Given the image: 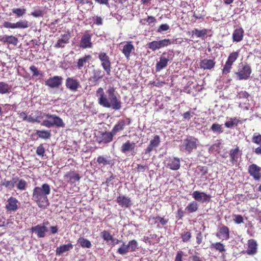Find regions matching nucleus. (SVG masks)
Wrapping results in <instances>:
<instances>
[{"label":"nucleus","instance_id":"nucleus-64","mask_svg":"<svg viewBox=\"0 0 261 261\" xmlns=\"http://www.w3.org/2000/svg\"><path fill=\"white\" fill-rule=\"evenodd\" d=\"M146 22L148 23L149 24H151L155 21V18L153 16H148L147 19H145Z\"/></svg>","mask_w":261,"mask_h":261},{"label":"nucleus","instance_id":"nucleus-54","mask_svg":"<svg viewBox=\"0 0 261 261\" xmlns=\"http://www.w3.org/2000/svg\"><path fill=\"white\" fill-rule=\"evenodd\" d=\"M249 96V94L246 91H241L238 92L237 95V97L240 99H248Z\"/></svg>","mask_w":261,"mask_h":261},{"label":"nucleus","instance_id":"nucleus-44","mask_svg":"<svg viewBox=\"0 0 261 261\" xmlns=\"http://www.w3.org/2000/svg\"><path fill=\"white\" fill-rule=\"evenodd\" d=\"M239 52L234 51L233 52L229 55L227 61L229 62L231 64H232L237 60L238 58L239 57Z\"/></svg>","mask_w":261,"mask_h":261},{"label":"nucleus","instance_id":"nucleus-25","mask_svg":"<svg viewBox=\"0 0 261 261\" xmlns=\"http://www.w3.org/2000/svg\"><path fill=\"white\" fill-rule=\"evenodd\" d=\"M18 180V177L17 176L13 177L10 180H7L5 179L2 181V185L6 188L12 189L14 187Z\"/></svg>","mask_w":261,"mask_h":261},{"label":"nucleus","instance_id":"nucleus-40","mask_svg":"<svg viewBox=\"0 0 261 261\" xmlns=\"http://www.w3.org/2000/svg\"><path fill=\"white\" fill-rule=\"evenodd\" d=\"M97 162L99 164H102L103 165H107L112 164V161L108 160L107 158L103 156H99L97 159Z\"/></svg>","mask_w":261,"mask_h":261},{"label":"nucleus","instance_id":"nucleus-45","mask_svg":"<svg viewBox=\"0 0 261 261\" xmlns=\"http://www.w3.org/2000/svg\"><path fill=\"white\" fill-rule=\"evenodd\" d=\"M211 248L215 249L216 250L219 251L220 252H222L225 251L224 246L220 243L212 244Z\"/></svg>","mask_w":261,"mask_h":261},{"label":"nucleus","instance_id":"nucleus-8","mask_svg":"<svg viewBox=\"0 0 261 261\" xmlns=\"http://www.w3.org/2000/svg\"><path fill=\"white\" fill-rule=\"evenodd\" d=\"M3 27L7 29H24L29 27V22L25 19L20 20L16 23H12L9 21H4Z\"/></svg>","mask_w":261,"mask_h":261},{"label":"nucleus","instance_id":"nucleus-47","mask_svg":"<svg viewBox=\"0 0 261 261\" xmlns=\"http://www.w3.org/2000/svg\"><path fill=\"white\" fill-rule=\"evenodd\" d=\"M232 64L226 61L223 68L222 69V73L223 74H227L230 72L232 68Z\"/></svg>","mask_w":261,"mask_h":261},{"label":"nucleus","instance_id":"nucleus-58","mask_svg":"<svg viewBox=\"0 0 261 261\" xmlns=\"http://www.w3.org/2000/svg\"><path fill=\"white\" fill-rule=\"evenodd\" d=\"M252 140L253 143L258 145H261V135L254 134Z\"/></svg>","mask_w":261,"mask_h":261},{"label":"nucleus","instance_id":"nucleus-30","mask_svg":"<svg viewBox=\"0 0 261 261\" xmlns=\"http://www.w3.org/2000/svg\"><path fill=\"white\" fill-rule=\"evenodd\" d=\"M91 59V56L90 55H86L84 57L80 58L78 60L77 65H76V68L79 70L82 69L86 63H89V61Z\"/></svg>","mask_w":261,"mask_h":261},{"label":"nucleus","instance_id":"nucleus-31","mask_svg":"<svg viewBox=\"0 0 261 261\" xmlns=\"http://www.w3.org/2000/svg\"><path fill=\"white\" fill-rule=\"evenodd\" d=\"M180 160L177 158H174L170 160L167 167L173 170H177L180 168Z\"/></svg>","mask_w":261,"mask_h":261},{"label":"nucleus","instance_id":"nucleus-27","mask_svg":"<svg viewBox=\"0 0 261 261\" xmlns=\"http://www.w3.org/2000/svg\"><path fill=\"white\" fill-rule=\"evenodd\" d=\"M240 152L239 148L238 147L234 149L230 150L229 156L230 158V163L231 165H233L236 164L238 162L239 158V153Z\"/></svg>","mask_w":261,"mask_h":261},{"label":"nucleus","instance_id":"nucleus-62","mask_svg":"<svg viewBox=\"0 0 261 261\" xmlns=\"http://www.w3.org/2000/svg\"><path fill=\"white\" fill-rule=\"evenodd\" d=\"M191 238V233L189 232H187L182 236V239L183 241L186 242L188 241Z\"/></svg>","mask_w":261,"mask_h":261},{"label":"nucleus","instance_id":"nucleus-50","mask_svg":"<svg viewBox=\"0 0 261 261\" xmlns=\"http://www.w3.org/2000/svg\"><path fill=\"white\" fill-rule=\"evenodd\" d=\"M211 129L214 132H216L219 134L222 133L223 132L222 125L217 123H214L211 126Z\"/></svg>","mask_w":261,"mask_h":261},{"label":"nucleus","instance_id":"nucleus-2","mask_svg":"<svg viewBox=\"0 0 261 261\" xmlns=\"http://www.w3.org/2000/svg\"><path fill=\"white\" fill-rule=\"evenodd\" d=\"M50 193V186L43 184L40 187H36L33 191L32 200L35 201L39 207L45 208L48 205L47 195Z\"/></svg>","mask_w":261,"mask_h":261},{"label":"nucleus","instance_id":"nucleus-57","mask_svg":"<svg viewBox=\"0 0 261 261\" xmlns=\"http://www.w3.org/2000/svg\"><path fill=\"white\" fill-rule=\"evenodd\" d=\"M233 220L235 223L237 224H241L244 222V219L243 217L240 215H234L233 216Z\"/></svg>","mask_w":261,"mask_h":261},{"label":"nucleus","instance_id":"nucleus-42","mask_svg":"<svg viewBox=\"0 0 261 261\" xmlns=\"http://www.w3.org/2000/svg\"><path fill=\"white\" fill-rule=\"evenodd\" d=\"M129 251L127 244L123 243V244L118 248L117 253L124 255L126 254Z\"/></svg>","mask_w":261,"mask_h":261},{"label":"nucleus","instance_id":"nucleus-32","mask_svg":"<svg viewBox=\"0 0 261 261\" xmlns=\"http://www.w3.org/2000/svg\"><path fill=\"white\" fill-rule=\"evenodd\" d=\"M125 126V122L124 120H120L114 126L112 131L111 132L113 136L115 135L118 132L124 129Z\"/></svg>","mask_w":261,"mask_h":261},{"label":"nucleus","instance_id":"nucleus-3","mask_svg":"<svg viewBox=\"0 0 261 261\" xmlns=\"http://www.w3.org/2000/svg\"><path fill=\"white\" fill-rule=\"evenodd\" d=\"M44 116L47 119L43 120L41 124V125L48 128L53 126L62 128L65 127V123L63 122L62 119L59 116L49 114H45Z\"/></svg>","mask_w":261,"mask_h":261},{"label":"nucleus","instance_id":"nucleus-20","mask_svg":"<svg viewBox=\"0 0 261 261\" xmlns=\"http://www.w3.org/2000/svg\"><path fill=\"white\" fill-rule=\"evenodd\" d=\"M116 202L122 207H129L132 205L130 198L124 195H119L116 199Z\"/></svg>","mask_w":261,"mask_h":261},{"label":"nucleus","instance_id":"nucleus-51","mask_svg":"<svg viewBox=\"0 0 261 261\" xmlns=\"http://www.w3.org/2000/svg\"><path fill=\"white\" fill-rule=\"evenodd\" d=\"M42 117H41L40 116H37L36 117H33L31 115L28 116V119L27 121L31 123H34V122H37L39 123L40 122V119Z\"/></svg>","mask_w":261,"mask_h":261},{"label":"nucleus","instance_id":"nucleus-55","mask_svg":"<svg viewBox=\"0 0 261 261\" xmlns=\"http://www.w3.org/2000/svg\"><path fill=\"white\" fill-rule=\"evenodd\" d=\"M170 28V27L168 24L165 23L162 24L158 29L157 32L158 33H161L163 32L166 31L168 30Z\"/></svg>","mask_w":261,"mask_h":261},{"label":"nucleus","instance_id":"nucleus-9","mask_svg":"<svg viewBox=\"0 0 261 261\" xmlns=\"http://www.w3.org/2000/svg\"><path fill=\"white\" fill-rule=\"evenodd\" d=\"M63 77L60 76H54L45 80V85L50 88H58L63 82Z\"/></svg>","mask_w":261,"mask_h":261},{"label":"nucleus","instance_id":"nucleus-15","mask_svg":"<svg viewBox=\"0 0 261 261\" xmlns=\"http://www.w3.org/2000/svg\"><path fill=\"white\" fill-rule=\"evenodd\" d=\"M18 201L14 197H11L7 201L5 208L7 212H15L18 208Z\"/></svg>","mask_w":261,"mask_h":261},{"label":"nucleus","instance_id":"nucleus-5","mask_svg":"<svg viewBox=\"0 0 261 261\" xmlns=\"http://www.w3.org/2000/svg\"><path fill=\"white\" fill-rule=\"evenodd\" d=\"M252 73L251 66L245 63L239 66L238 71L234 72L236 79L239 81L247 80Z\"/></svg>","mask_w":261,"mask_h":261},{"label":"nucleus","instance_id":"nucleus-17","mask_svg":"<svg viewBox=\"0 0 261 261\" xmlns=\"http://www.w3.org/2000/svg\"><path fill=\"white\" fill-rule=\"evenodd\" d=\"M80 47L82 48H91L92 47L91 35L85 33L83 35L80 41Z\"/></svg>","mask_w":261,"mask_h":261},{"label":"nucleus","instance_id":"nucleus-56","mask_svg":"<svg viewBox=\"0 0 261 261\" xmlns=\"http://www.w3.org/2000/svg\"><path fill=\"white\" fill-rule=\"evenodd\" d=\"M45 152V149L43 147V144L40 145L36 149V153L38 155L43 156Z\"/></svg>","mask_w":261,"mask_h":261},{"label":"nucleus","instance_id":"nucleus-60","mask_svg":"<svg viewBox=\"0 0 261 261\" xmlns=\"http://www.w3.org/2000/svg\"><path fill=\"white\" fill-rule=\"evenodd\" d=\"M94 19V23L98 25H101L102 24V19L100 16H96L93 18Z\"/></svg>","mask_w":261,"mask_h":261},{"label":"nucleus","instance_id":"nucleus-7","mask_svg":"<svg viewBox=\"0 0 261 261\" xmlns=\"http://www.w3.org/2000/svg\"><path fill=\"white\" fill-rule=\"evenodd\" d=\"M98 59L100 61L101 66L108 75H110L111 71V63L109 57L104 52H100L98 54Z\"/></svg>","mask_w":261,"mask_h":261},{"label":"nucleus","instance_id":"nucleus-10","mask_svg":"<svg viewBox=\"0 0 261 261\" xmlns=\"http://www.w3.org/2000/svg\"><path fill=\"white\" fill-rule=\"evenodd\" d=\"M113 135L111 132H99L96 136V141L99 143H108L113 140Z\"/></svg>","mask_w":261,"mask_h":261},{"label":"nucleus","instance_id":"nucleus-35","mask_svg":"<svg viewBox=\"0 0 261 261\" xmlns=\"http://www.w3.org/2000/svg\"><path fill=\"white\" fill-rule=\"evenodd\" d=\"M36 134L39 138L43 139H48L51 136L50 132L47 130H37Z\"/></svg>","mask_w":261,"mask_h":261},{"label":"nucleus","instance_id":"nucleus-19","mask_svg":"<svg viewBox=\"0 0 261 261\" xmlns=\"http://www.w3.org/2000/svg\"><path fill=\"white\" fill-rule=\"evenodd\" d=\"M257 252V244L255 240L250 239L248 241V249L246 252L248 255H254Z\"/></svg>","mask_w":261,"mask_h":261},{"label":"nucleus","instance_id":"nucleus-34","mask_svg":"<svg viewBox=\"0 0 261 261\" xmlns=\"http://www.w3.org/2000/svg\"><path fill=\"white\" fill-rule=\"evenodd\" d=\"M11 92V86L6 82H0V94H7Z\"/></svg>","mask_w":261,"mask_h":261},{"label":"nucleus","instance_id":"nucleus-13","mask_svg":"<svg viewBox=\"0 0 261 261\" xmlns=\"http://www.w3.org/2000/svg\"><path fill=\"white\" fill-rule=\"evenodd\" d=\"M103 76V73L100 69H94L92 71L91 76L88 79V81L93 85H96L98 82Z\"/></svg>","mask_w":261,"mask_h":261},{"label":"nucleus","instance_id":"nucleus-18","mask_svg":"<svg viewBox=\"0 0 261 261\" xmlns=\"http://www.w3.org/2000/svg\"><path fill=\"white\" fill-rule=\"evenodd\" d=\"M161 142L160 137L158 135L155 136L152 139L146 149L145 150V154H149L154 148L158 147Z\"/></svg>","mask_w":261,"mask_h":261},{"label":"nucleus","instance_id":"nucleus-38","mask_svg":"<svg viewBox=\"0 0 261 261\" xmlns=\"http://www.w3.org/2000/svg\"><path fill=\"white\" fill-rule=\"evenodd\" d=\"M78 243L83 248H90L91 247V242L84 238H80L78 240Z\"/></svg>","mask_w":261,"mask_h":261},{"label":"nucleus","instance_id":"nucleus-39","mask_svg":"<svg viewBox=\"0 0 261 261\" xmlns=\"http://www.w3.org/2000/svg\"><path fill=\"white\" fill-rule=\"evenodd\" d=\"M12 12L13 14H15L17 17H20L26 13V9L24 8H13L12 9Z\"/></svg>","mask_w":261,"mask_h":261},{"label":"nucleus","instance_id":"nucleus-36","mask_svg":"<svg viewBox=\"0 0 261 261\" xmlns=\"http://www.w3.org/2000/svg\"><path fill=\"white\" fill-rule=\"evenodd\" d=\"M229 229H220L217 236L220 239L227 240L229 238Z\"/></svg>","mask_w":261,"mask_h":261},{"label":"nucleus","instance_id":"nucleus-4","mask_svg":"<svg viewBox=\"0 0 261 261\" xmlns=\"http://www.w3.org/2000/svg\"><path fill=\"white\" fill-rule=\"evenodd\" d=\"M173 57V51H169L163 53L160 56L159 61L156 63V72H159L161 70L165 69L167 66L168 62L172 60Z\"/></svg>","mask_w":261,"mask_h":261},{"label":"nucleus","instance_id":"nucleus-21","mask_svg":"<svg viewBox=\"0 0 261 261\" xmlns=\"http://www.w3.org/2000/svg\"><path fill=\"white\" fill-rule=\"evenodd\" d=\"M206 30L205 29L198 30L197 29H194L191 31H189L187 33L188 34L191 36L192 38V41H195V38H203L206 34ZM197 42V41H196Z\"/></svg>","mask_w":261,"mask_h":261},{"label":"nucleus","instance_id":"nucleus-6","mask_svg":"<svg viewBox=\"0 0 261 261\" xmlns=\"http://www.w3.org/2000/svg\"><path fill=\"white\" fill-rule=\"evenodd\" d=\"M197 140L193 137L189 136L184 139L180 145V149L190 153L193 149L197 148Z\"/></svg>","mask_w":261,"mask_h":261},{"label":"nucleus","instance_id":"nucleus-28","mask_svg":"<svg viewBox=\"0 0 261 261\" xmlns=\"http://www.w3.org/2000/svg\"><path fill=\"white\" fill-rule=\"evenodd\" d=\"M244 31L242 28L236 29L232 33V40L233 42H240L243 39Z\"/></svg>","mask_w":261,"mask_h":261},{"label":"nucleus","instance_id":"nucleus-23","mask_svg":"<svg viewBox=\"0 0 261 261\" xmlns=\"http://www.w3.org/2000/svg\"><path fill=\"white\" fill-rule=\"evenodd\" d=\"M70 39V35L67 34H65L61 36L60 38L55 45L56 48H63L65 46V44L69 43Z\"/></svg>","mask_w":261,"mask_h":261},{"label":"nucleus","instance_id":"nucleus-53","mask_svg":"<svg viewBox=\"0 0 261 261\" xmlns=\"http://www.w3.org/2000/svg\"><path fill=\"white\" fill-rule=\"evenodd\" d=\"M101 236L102 238L106 240L108 243L112 240L113 237L110 234V233L107 231H103L101 232Z\"/></svg>","mask_w":261,"mask_h":261},{"label":"nucleus","instance_id":"nucleus-14","mask_svg":"<svg viewBox=\"0 0 261 261\" xmlns=\"http://www.w3.org/2000/svg\"><path fill=\"white\" fill-rule=\"evenodd\" d=\"M65 86L71 91H76L80 87L79 81L74 77H67L66 80Z\"/></svg>","mask_w":261,"mask_h":261},{"label":"nucleus","instance_id":"nucleus-52","mask_svg":"<svg viewBox=\"0 0 261 261\" xmlns=\"http://www.w3.org/2000/svg\"><path fill=\"white\" fill-rule=\"evenodd\" d=\"M47 229H32L33 233L37 234L39 237H44Z\"/></svg>","mask_w":261,"mask_h":261},{"label":"nucleus","instance_id":"nucleus-22","mask_svg":"<svg viewBox=\"0 0 261 261\" xmlns=\"http://www.w3.org/2000/svg\"><path fill=\"white\" fill-rule=\"evenodd\" d=\"M0 41L3 43H8L16 45L18 42L17 38L12 35H4L0 39Z\"/></svg>","mask_w":261,"mask_h":261},{"label":"nucleus","instance_id":"nucleus-29","mask_svg":"<svg viewBox=\"0 0 261 261\" xmlns=\"http://www.w3.org/2000/svg\"><path fill=\"white\" fill-rule=\"evenodd\" d=\"M135 50L134 45L132 44L131 42H127V43L124 45L123 48L122 50L123 54L127 59H129L130 53L132 51Z\"/></svg>","mask_w":261,"mask_h":261},{"label":"nucleus","instance_id":"nucleus-46","mask_svg":"<svg viewBox=\"0 0 261 261\" xmlns=\"http://www.w3.org/2000/svg\"><path fill=\"white\" fill-rule=\"evenodd\" d=\"M129 251H134L138 248V243L133 240L130 241L127 244Z\"/></svg>","mask_w":261,"mask_h":261},{"label":"nucleus","instance_id":"nucleus-16","mask_svg":"<svg viewBox=\"0 0 261 261\" xmlns=\"http://www.w3.org/2000/svg\"><path fill=\"white\" fill-rule=\"evenodd\" d=\"M260 171L261 168L256 164H253L248 167V173L256 180H259L260 178Z\"/></svg>","mask_w":261,"mask_h":261},{"label":"nucleus","instance_id":"nucleus-61","mask_svg":"<svg viewBox=\"0 0 261 261\" xmlns=\"http://www.w3.org/2000/svg\"><path fill=\"white\" fill-rule=\"evenodd\" d=\"M183 256V252L182 251H178L176 255L174 261H182V257Z\"/></svg>","mask_w":261,"mask_h":261},{"label":"nucleus","instance_id":"nucleus-59","mask_svg":"<svg viewBox=\"0 0 261 261\" xmlns=\"http://www.w3.org/2000/svg\"><path fill=\"white\" fill-rule=\"evenodd\" d=\"M31 15L35 17H41L43 15V11L41 10H35L31 13Z\"/></svg>","mask_w":261,"mask_h":261},{"label":"nucleus","instance_id":"nucleus-48","mask_svg":"<svg viewBox=\"0 0 261 261\" xmlns=\"http://www.w3.org/2000/svg\"><path fill=\"white\" fill-rule=\"evenodd\" d=\"M147 46L150 49L152 50V51H155L156 50L160 49L158 41H153L148 43L147 44Z\"/></svg>","mask_w":261,"mask_h":261},{"label":"nucleus","instance_id":"nucleus-49","mask_svg":"<svg viewBox=\"0 0 261 261\" xmlns=\"http://www.w3.org/2000/svg\"><path fill=\"white\" fill-rule=\"evenodd\" d=\"M30 69L32 72L33 76H38L40 75L41 77H43V73L39 71L35 66H30Z\"/></svg>","mask_w":261,"mask_h":261},{"label":"nucleus","instance_id":"nucleus-24","mask_svg":"<svg viewBox=\"0 0 261 261\" xmlns=\"http://www.w3.org/2000/svg\"><path fill=\"white\" fill-rule=\"evenodd\" d=\"M215 63L213 60L205 59L201 61L199 65L201 68L210 70L215 66Z\"/></svg>","mask_w":261,"mask_h":261},{"label":"nucleus","instance_id":"nucleus-33","mask_svg":"<svg viewBox=\"0 0 261 261\" xmlns=\"http://www.w3.org/2000/svg\"><path fill=\"white\" fill-rule=\"evenodd\" d=\"M65 177L68 179L71 182H74L76 181H79L81 178V176L79 175V174L73 171L67 173L65 175Z\"/></svg>","mask_w":261,"mask_h":261},{"label":"nucleus","instance_id":"nucleus-41","mask_svg":"<svg viewBox=\"0 0 261 261\" xmlns=\"http://www.w3.org/2000/svg\"><path fill=\"white\" fill-rule=\"evenodd\" d=\"M172 42H173L172 40L170 39H164L160 41H158L160 49L171 45Z\"/></svg>","mask_w":261,"mask_h":261},{"label":"nucleus","instance_id":"nucleus-12","mask_svg":"<svg viewBox=\"0 0 261 261\" xmlns=\"http://www.w3.org/2000/svg\"><path fill=\"white\" fill-rule=\"evenodd\" d=\"M192 195L195 200L200 202H208L211 201V196L204 192L195 191L193 192Z\"/></svg>","mask_w":261,"mask_h":261},{"label":"nucleus","instance_id":"nucleus-37","mask_svg":"<svg viewBox=\"0 0 261 261\" xmlns=\"http://www.w3.org/2000/svg\"><path fill=\"white\" fill-rule=\"evenodd\" d=\"M198 209V204L195 201L190 202L186 208V210L189 213L196 212Z\"/></svg>","mask_w":261,"mask_h":261},{"label":"nucleus","instance_id":"nucleus-63","mask_svg":"<svg viewBox=\"0 0 261 261\" xmlns=\"http://www.w3.org/2000/svg\"><path fill=\"white\" fill-rule=\"evenodd\" d=\"M19 117L20 119H21L23 121H27L28 119V115L25 112H21L19 114Z\"/></svg>","mask_w":261,"mask_h":261},{"label":"nucleus","instance_id":"nucleus-11","mask_svg":"<svg viewBox=\"0 0 261 261\" xmlns=\"http://www.w3.org/2000/svg\"><path fill=\"white\" fill-rule=\"evenodd\" d=\"M136 146V143L135 142L127 140L122 144L120 148V151L122 153L125 154L130 152L132 155H135L136 154V152L134 150Z\"/></svg>","mask_w":261,"mask_h":261},{"label":"nucleus","instance_id":"nucleus-43","mask_svg":"<svg viewBox=\"0 0 261 261\" xmlns=\"http://www.w3.org/2000/svg\"><path fill=\"white\" fill-rule=\"evenodd\" d=\"M17 183V184L15 185L18 189L21 191L25 190L27 183L25 180L18 178V180Z\"/></svg>","mask_w":261,"mask_h":261},{"label":"nucleus","instance_id":"nucleus-1","mask_svg":"<svg viewBox=\"0 0 261 261\" xmlns=\"http://www.w3.org/2000/svg\"><path fill=\"white\" fill-rule=\"evenodd\" d=\"M96 96L98 104L103 108L118 111L122 107L120 98L113 87H109L106 93L102 88H98Z\"/></svg>","mask_w":261,"mask_h":261},{"label":"nucleus","instance_id":"nucleus-26","mask_svg":"<svg viewBox=\"0 0 261 261\" xmlns=\"http://www.w3.org/2000/svg\"><path fill=\"white\" fill-rule=\"evenodd\" d=\"M73 246L71 243H68L61 245L58 247L56 249V254L58 255H60L64 253H65L73 248Z\"/></svg>","mask_w":261,"mask_h":261}]
</instances>
